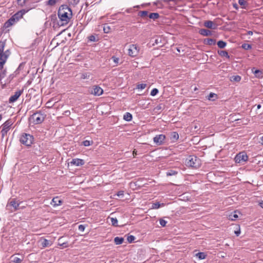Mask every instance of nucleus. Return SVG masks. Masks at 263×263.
Returning <instances> with one entry per match:
<instances>
[{"instance_id": "nucleus-36", "label": "nucleus", "mask_w": 263, "mask_h": 263, "mask_svg": "<svg viewBox=\"0 0 263 263\" xmlns=\"http://www.w3.org/2000/svg\"><path fill=\"white\" fill-rule=\"evenodd\" d=\"M217 45L220 48H224L227 45V43L223 41H219L217 42Z\"/></svg>"}, {"instance_id": "nucleus-15", "label": "nucleus", "mask_w": 263, "mask_h": 263, "mask_svg": "<svg viewBox=\"0 0 263 263\" xmlns=\"http://www.w3.org/2000/svg\"><path fill=\"white\" fill-rule=\"evenodd\" d=\"M58 245L62 247L63 248L68 246V241L65 240V237H61L58 239Z\"/></svg>"}, {"instance_id": "nucleus-39", "label": "nucleus", "mask_w": 263, "mask_h": 263, "mask_svg": "<svg viewBox=\"0 0 263 263\" xmlns=\"http://www.w3.org/2000/svg\"><path fill=\"white\" fill-rule=\"evenodd\" d=\"M178 172L174 170H169L166 172V176H171L177 175Z\"/></svg>"}, {"instance_id": "nucleus-3", "label": "nucleus", "mask_w": 263, "mask_h": 263, "mask_svg": "<svg viewBox=\"0 0 263 263\" xmlns=\"http://www.w3.org/2000/svg\"><path fill=\"white\" fill-rule=\"evenodd\" d=\"M201 164L200 159L195 156H190L186 160V165L189 167L197 168Z\"/></svg>"}, {"instance_id": "nucleus-17", "label": "nucleus", "mask_w": 263, "mask_h": 263, "mask_svg": "<svg viewBox=\"0 0 263 263\" xmlns=\"http://www.w3.org/2000/svg\"><path fill=\"white\" fill-rule=\"evenodd\" d=\"M17 22L16 21L12 16L8 20H7L4 24L5 28H8L13 25L15 23Z\"/></svg>"}, {"instance_id": "nucleus-21", "label": "nucleus", "mask_w": 263, "mask_h": 263, "mask_svg": "<svg viewBox=\"0 0 263 263\" xmlns=\"http://www.w3.org/2000/svg\"><path fill=\"white\" fill-rule=\"evenodd\" d=\"M62 203V201L61 200H60L59 197H54L51 202V204L55 207V206H57L58 205H59L61 204V203Z\"/></svg>"}, {"instance_id": "nucleus-43", "label": "nucleus", "mask_w": 263, "mask_h": 263, "mask_svg": "<svg viewBox=\"0 0 263 263\" xmlns=\"http://www.w3.org/2000/svg\"><path fill=\"white\" fill-rule=\"evenodd\" d=\"M135 239V237L133 235H129L127 236V240L128 242L132 243L133 242Z\"/></svg>"}, {"instance_id": "nucleus-7", "label": "nucleus", "mask_w": 263, "mask_h": 263, "mask_svg": "<svg viewBox=\"0 0 263 263\" xmlns=\"http://www.w3.org/2000/svg\"><path fill=\"white\" fill-rule=\"evenodd\" d=\"M12 125V121L10 120H8L2 125L1 133L2 134V138H4L7 134V133L10 129V127Z\"/></svg>"}, {"instance_id": "nucleus-31", "label": "nucleus", "mask_w": 263, "mask_h": 263, "mask_svg": "<svg viewBox=\"0 0 263 263\" xmlns=\"http://www.w3.org/2000/svg\"><path fill=\"white\" fill-rule=\"evenodd\" d=\"M132 118V115L129 112H126L123 116V119L127 121H131Z\"/></svg>"}, {"instance_id": "nucleus-26", "label": "nucleus", "mask_w": 263, "mask_h": 263, "mask_svg": "<svg viewBox=\"0 0 263 263\" xmlns=\"http://www.w3.org/2000/svg\"><path fill=\"white\" fill-rule=\"evenodd\" d=\"M206 98L209 100L214 101L217 99V95L215 93L211 92Z\"/></svg>"}, {"instance_id": "nucleus-22", "label": "nucleus", "mask_w": 263, "mask_h": 263, "mask_svg": "<svg viewBox=\"0 0 263 263\" xmlns=\"http://www.w3.org/2000/svg\"><path fill=\"white\" fill-rule=\"evenodd\" d=\"M199 33L201 35L204 36H210L212 35L211 31L208 30V29H200L199 31Z\"/></svg>"}, {"instance_id": "nucleus-28", "label": "nucleus", "mask_w": 263, "mask_h": 263, "mask_svg": "<svg viewBox=\"0 0 263 263\" xmlns=\"http://www.w3.org/2000/svg\"><path fill=\"white\" fill-rule=\"evenodd\" d=\"M124 238L123 237H116L114 239V242L116 245H121L123 242Z\"/></svg>"}, {"instance_id": "nucleus-10", "label": "nucleus", "mask_w": 263, "mask_h": 263, "mask_svg": "<svg viewBox=\"0 0 263 263\" xmlns=\"http://www.w3.org/2000/svg\"><path fill=\"white\" fill-rule=\"evenodd\" d=\"M166 136L163 134L157 135L154 138V142L157 145H161L164 143Z\"/></svg>"}, {"instance_id": "nucleus-4", "label": "nucleus", "mask_w": 263, "mask_h": 263, "mask_svg": "<svg viewBox=\"0 0 263 263\" xmlns=\"http://www.w3.org/2000/svg\"><path fill=\"white\" fill-rule=\"evenodd\" d=\"M33 140V137L32 135L26 133H23L21 135L20 138V142L27 147H29L32 145Z\"/></svg>"}, {"instance_id": "nucleus-64", "label": "nucleus", "mask_w": 263, "mask_h": 263, "mask_svg": "<svg viewBox=\"0 0 263 263\" xmlns=\"http://www.w3.org/2000/svg\"><path fill=\"white\" fill-rule=\"evenodd\" d=\"M2 115L1 114L0 115V121L2 120Z\"/></svg>"}, {"instance_id": "nucleus-23", "label": "nucleus", "mask_w": 263, "mask_h": 263, "mask_svg": "<svg viewBox=\"0 0 263 263\" xmlns=\"http://www.w3.org/2000/svg\"><path fill=\"white\" fill-rule=\"evenodd\" d=\"M179 138V135L176 132H172L170 134V139L172 142H175Z\"/></svg>"}, {"instance_id": "nucleus-38", "label": "nucleus", "mask_w": 263, "mask_h": 263, "mask_svg": "<svg viewBox=\"0 0 263 263\" xmlns=\"http://www.w3.org/2000/svg\"><path fill=\"white\" fill-rule=\"evenodd\" d=\"M206 44L209 45H214L216 44V40L213 39H208Z\"/></svg>"}, {"instance_id": "nucleus-61", "label": "nucleus", "mask_w": 263, "mask_h": 263, "mask_svg": "<svg viewBox=\"0 0 263 263\" xmlns=\"http://www.w3.org/2000/svg\"><path fill=\"white\" fill-rule=\"evenodd\" d=\"M175 0H164V2H168L170 1H174Z\"/></svg>"}, {"instance_id": "nucleus-34", "label": "nucleus", "mask_w": 263, "mask_h": 263, "mask_svg": "<svg viewBox=\"0 0 263 263\" xmlns=\"http://www.w3.org/2000/svg\"><path fill=\"white\" fill-rule=\"evenodd\" d=\"M7 74V71L6 69L2 70L0 73V81L1 83H3V80L6 77Z\"/></svg>"}, {"instance_id": "nucleus-41", "label": "nucleus", "mask_w": 263, "mask_h": 263, "mask_svg": "<svg viewBox=\"0 0 263 263\" xmlns=\"http://www.w3.org/2000/svg\"><path fill=\"white\" fill-rule=\"evenodd\" d=\"M148 14V11H140L138 13V15L141 17H145Z\"/></svg>"}, {"instance_id": "nucleus-40", "label": "nucleus", "mask_w": 263, "mask_h": 263, "mask_svg": "<svg viewBox=\"0 0 263 263\" xmlns=\"http://www.w3.org/2000/svg\"><path fill=\"white\" fill-rule=\"evenodd\" d=\"M58 1L59 0H48L47 2V5L52 6H54Z\"/></svg>"}, {"instance_id": "nucleus-6", "label": "nucleus", "mask_w": 263, "mask_h": 263, "mask_svg": "<svg viewBox=\"0 0 263 263\" xmlns=\"http://www.w3.org/2000/svg\"><path fill=\"white\" fill-rule=\"evenodd\" d=\"M248 157L245 152H242L237 154L235 157V161L237 163L244 164L247 161Z\"/></svg>"}, {"instance_id": "nucleus-5", "label": "nucleus", "mask_w": 263, "mask_h": 263, "mask_svg": "<svg viewBox=\"0 0 263 263\" xmlns=\"http://www.w3.org/2000/svg\"><path fill=\"white\" fill-rule=\"evenodd\" d=\"M45 117V115L41 112H36L31 116V120L34 124H38L41 123L44 120Z\"/></svg>"}, {"instance_id": "nucleus-53", "label": "nucleus", "mask_w": 263, "mask_h": 263, "mask_svg": "<svg viewBox=\"0 0 263 263\" xmlns=\"http://www.w3.org/2000/svg\"><path fill=\"white\" fill-rule=\"evenodd\" d=\"M84 229H85V226L82 225V224H81L79 226V230L80 231H84Z\"/></svg>"}, {"instance_id": "nucleus-37", "label": "nucleus", "mask_w": 263, "mask_h": 263, "mask_svg": "<svg viewBox=\"0 0 263 263\" xmlns=\"http://www.w3.org/2000/svg\"><path fill=\"white\" fill-rule=\"evenodd\" d=\"M112 226L118 227V220L116 218L109 217Z\"/></svg>"}, {"instance_id": "nucleus-60", "label": "nucleus", "mask_w": 263, "mask_h": 263, "mask_svg": "<svg viewBox=\"0 0 263 263\" xmlns=\"http://www.w3.org/2000/svg\"><path fill=\"white\" fill-rule=\"evenodd\" d=\"M17 2L18 5L21 6V3H22V0H17Z\"/></svg>"}, {"instance_id": "nucleus-12", "label": "nucleus", "mask_w": 263, "mask_h": 263, "mask_svg": "<svg viewBox=\"0 0 263 263\" xmlns=\"http://www.w3.org/2000/svg\"><path fill=\"white\" fill-rule=\"evenodd\" d=\"M24 90H20L18 91H17L15 92L14 95H12L9 98V103H12L15 102L18 98L20 97V96L22 94Z\"/></svg>"}, {"instance_id": "nucleus-24", "label": "nucleus", "mask_w": 263, "mask_h": 263, "mask_svg": "<svg viewBox=\"0 0 263 263\" xmlns=\"http://www.w3.org/2000/svg\"><path fill=\"white\" fill-rule=\"evenodd\" d=\"M252 71L254 73L256 77L258 78H262L263 77V73L261 70L255 69V68H253L252 69Z\"/></svg>"}, {"instance_id": "nucleus-50", "label": "nucleus", "mask_w": 263, "mask_h": 263, "mask_svg": "<svg viewBox=\"0 0 263 263\" xmlns=\"http://www.w3.org/2000/svg\"><path fill=\"white\" fill-rule=\"evenodd\" d=\"M81 78L83 79H88L89 78V74L88 73H82Z\"/></svg>"}, {"instance_id": "nucleus-18", "label": "nucleus", "mask_w": 263, "mask_h": 263, "mask_svg": "<svg viewBox=\"0 0 263 263\" xmlns=\"http://www.w3.org/2000/svg\"><path fill=\"white\" fill-rule=\"evenodd\" d=\"M18 75L17 71H14L13 73L9 75V76L4 81L5 84H9L11 82V81L14 78L16 77Z\"/></svg>"}, {"instance_id": "nucleus-33", "label": "nucleus", "mask_w": 263, "mask_h": 263, "mask_svg": "<svg viewBox=\"0 0 263 263\" xmlns=\"http://www.w3.org/2000/svg\"><path fill=\"white\" fill-rule=\"evenodd\" d=\"M230 80L232 82H238L241 80V77L239 76H233L231 77Z\"/></svg>"}, {"instance_id": "nucleus-35", "label": "nucleus", "mask_w": 263, "mask_h": 263, "mask_svg": "<svg viewBox=\"0 0 263 263\" xmlns=\"http://www.w3.org/2000/svg\"><path fill=\"white\" fill-rule=\"evenodd\" d=\"M196 256L199 259H203L205 258L206 255L204 252H199L196 254Z\"/></svg>"}, {"instance_id": "nucleus-55", "label": "nucleus", "mask_w": 263, "mask_h": 263, "mask_svg": "<svg viewBox=\"0 0 263 263\" xmlns=\"http://www.w3.org/2000/svg\"><path fill=\"white\" fill-rule=\"evenodd\" d=\"M123 191H119L117 194L118 196H123Z\"/></svg>"}, {"instance_id": "nucleus-52", "label": "nucleus", "mask_w": 263, "mask_h": 263, "mask_svg": "<svg viewBox=\"0 0 263 263\" xmlns=\"http://www.w3.org/2000/svg\"><path fill=\"white\" fill-rule=\"evenodd\" d=\"M146 86V85L145 84H138L137 86V88L141 89H144Z\"/></svg>"}, {"instance_id": "nucleus-20", "label": "nucleus", "mask_w": 263, "mask_h": 263, "mask_svg": "<svg viewBox=\"0 0 263 263\" xmlns=\"http://www.w3.org/2000/svg\"><path fill=\"white\" fill-rule=\"evenodd\" d=\"M10 259L11 263H22L23 261V258H18L14 255H12L10 257Z\"/></svg>"}, {"instance_id": "nucleus-25", "label": "nucleus", "mask_w": 263, "mask_h": 263, "mask_svg": "<svg viewBox=\"0 0 263 263\" xmlns=\"http://www.w3.org/2000/svg\"><path fill=\"white\" fill-rule=\"evenodd\" d=\"M238 216L237 214V212L235 211L234 212L231 213L229 215V219L232 221L235 220L237 218H238Z\"/></svg>"}, {"instance_id": "nucleus-46", "label": "nucleus", "mask_w": 263, "mask_h": 263, "mask_svg": "<svg viewBox=\"0 0 263 263\" xmlns=\"http://www.w3.org/2000/svg\"><path fill=\"white\" fill-rule=\"evenodd\" d=\"M159 92V90L157 88H153L151 92V95L152 96H156Z\"/></svg>"}, {"instance_id": "nucleus-14", "label": "nucleus", "mask_w": 263, "mask_h": 263, "mask_svg": "<svg viewBox=\"0 0 263 263\" xmlns=\"http://www.w3.org/2000/svg\"><path fill=\"white\" fill-rule=\"evenodd\" d=\"M204 26L209 29H216L217 28V25L211 21H206L204 22Z\"/></svg>"}, {"instance_id": "nucleus-30", "label": "nucleus", "mask_w": 263, "mask_h": 263, "mask_svg": "<svg viewBox=\"0 0 263 263\" xmlns=\"http://www.w3.org/2000/svg\"><path fill=\"white\" fill-rule=\"evenodd\" d=\"M218 54L221 57H226L227 59L230 58L228 52L225 50H220L218 51Z\"/></svg>"}, {"instance_id": "nucleus-58", "label": "nucleus", "mask_w": 263, "mask_h": 263, "mask_svg": "<svg viewBox=\"0 0 263 263\" xmlns=\"http://www.w3.org/2000/svg\"><path fill=\"white\" fill-rule=\"evenodd\" d=\"M259 206L263 209V201H261L259 203Z\"/></svg>"}, {"instance_id": "nucleus-57", "label": "nucleus", "mask_w": 263, "mask_h": 263, "mask_svg": "<svg viewBox=\"0 0 263 263\" xmlns=\"http://www.w3.org/2000/svg\"><path fill=\"white\" fill-rule=\"evenodd\" d=\"M26 1L27 0H23L22 1V3H21V6H22V7L24 6L26 4Z\"/></svg>"}, {"instance_id": "nucleus-1", "label": "nucleus", "mask_w": 263, "mask_h": 263, "mask_svg": "<svg viewBox=\"0 0 263 263\" xmlns=\"http://www.w3.org/2000/svg\"><path fill=\"white\" fill-rule=\"evenodd\" d=\"M58 15L60 21L62 22L61 25L67 24L72 17V10L67 5H62L58 10Z\"/></svg>"}, {"instance_id": "nucleus-11", "label": "nucleus", "mask_w": 263, "mask_h": 263, "mask_svg": "<svg viewBox=\"0 0 263 263\" xmlns=\"http://www.w3.org/2000/svg\"><path fill=\"white\" fill-rule=\"evenodd\" d=\"M30 9H23L15 13L12 16L17 22L22 18L24 14L27 13Z\"/></svg>"}, {"instance_id": "nucleus-2", "label": "nucleus", "mask_w": 263, "mask_h": 263, "mask_svg": "<svg viewBox=\"0 0 263 263\" xmlns=\"http://www.w3.org/2000/svg\"><path fill=\"white\" fill-rule=\"evenodd\" d=\"M6 45V40L0 41V69H3V66L7 59L10 54V51L9 49L4 51V47Z\"/></svg>"}, {"instance_id": "nucleus-19", "label": "nucleus", "mask_w": 263, "mask_h": 263, "mask_svg": "<svg viewBox=\"0 0 263 263\" xmlns=\"http://www.w3.org/2000/svg\"><path fill=\"white\" fill-rule=\"evenodd\" d=\"M41 245L42 248H46L49 247L52 245V243L48 240L43 238L40 240Z\"/></svg>"}, {"instance_id": "nucleus-56", "label": "nucleus", "mask_w": 263, "mask_h": 263, "mask_svg": "<svg viewBox=\"0 0 263 263\" xmlns=\"http://www.w3.org/2000/svg\"><path fill=\"white\" fill-rule=\"evenodd\" d=\"M233 7H234L235 9H237V10L238 9V6L237 4H236V3L233 4Z\"/></svg>"}, {"instance_id": "nucleus-32", "label": "nucleus", "mask_w": 263, "mask_h": 263, "mask_svg": "<svg viewBox=\"0 0 263 263\" xmlns=\"http://www.w3.org/2000/svg\"><path fill=\"white\" fill-rule=\"evenodd\" d=\"M159 16H160V15L158 13H154V12L151 13L148 15V17L149 18L153 19L154 20L158 18L159 17Z\"/></svg>"}, {"instance_id": "nucleus-59", "label": "nucleus", "mask_w": 263, "mask_h": 263, "mask_svg": "<svg viewBox=\"0 0 263 263\" xmlns=\"http://www.w3.org/2000/svg\"><path fill=\"white\" fill-rule=\"evenodd\" d=\"M247 34L252 35L253 34V31H248L247 32Z\"/></svg>"}, {"instance_id": "nucleus-13", "label": "nucleus", "mask_w": 263, "mask_h": 263, "mask_svg": "<svg viewBox=\"0 0 263 263\" xmlns=\"http://www.w3.org/2000/svg\"><path fill=\"white\" fill-rule=\"evenodd\" d=\"M103 92V90L102 88L98 86H94L93 90L91 91V93L95 96H99L101 95Z\"/></svg>"}, {"instance_id": "nucleus-47", "label": "nucleus", "mask_w": 263, "mask_h": 263, "mask_svg": "<svg viewBox=\"0 0 263 263\" xmlns=\"http://www.w3.org/2000/svg\"><path fill=\"white\" fill-rule=\"evenodd\" d=\"M159 223H160V224L162 227H164L166 226V224L167 223V221H165L164 219L161 218L159 220Z\"/></svg>"}, {"instance_id": "nucleus-51", "label": "nucleus", "mask_w": 263, "mask_h": 263, "mask_svg": "<svg viewBox=\"0 0 263 263\" xmlns=\"http://www.w3.org/2000/svg\"><path fill=\"white\" fill-rule=\"evenodd\" d=\"M91 143H92L91 142ZM91 144V142L89 140H85L83 142V145L85 146H89Z\"/></svg>"}, {"instance_id": "nucleus-9", "label": "nucleus", "mask_w": 263, "mask_h": 263, "mask_svg": "<svg viewBox=\"0 0 263 263\" xmlns=\"http://www.w3.org/2000/svg\"><path fill=\"white\" fill-rule=\"evenodd\" d=\"M139 52V47L135 44H132L128 49V54L132 57H136Z\"/></svg>"}, {"instance_id": "nucleus-8", "label": "nucleus", "mask_w": 263, "mask_h": 263, "mask_svg": "<svg viewBox=\"0 0 263 263\" xmlns=\"http://www.w3.org/2000/svg\"><path fill=\"white\" fill-rule=\"evenodd\" d=\"M20 202H18L15 198L10 199L7 204V208L12 206L13 209L10 210L11 212H15L18 210Z\"/></svg>"}, {"instance_id": "nucleus-42", "label": "nucleus", "mask_w": 263, "mask_h": 263, "mask_svg": "<svg viewBox=\"0 0 263 263\" xmlns=\"http://www.w3.org/2000/svg\"><path fill=\"white\" fill-rule=\"evenodd\" d=\"M241 47L245 50H249L251 49L252 46L249 44H243L242 45Z\"/></svg>"}, {"instance_id": "nucleus-54", "label": "nucleus", "mask_w": 263, "mask_h": 263, "mask_svg": "<svg viewBox=\"0 0 263 263\" xmlns=\"http://www.w3.org/2000/svg\"><path fill=\"white\" fill-rule=\"evenodd\" d=\"M235 234L236 235V236H239V234H240V228H239V229L237 231H235L234 232Z\"/></svg>"}, {"instance_id": "nucleus-48", "label": "nucleus", "mask_w": 263, "mask_h": 263, "mask_svg": "<svg viewBox=\"0 0 263 263\" xmlns=\"http://www.w3.org/2000/svg\"><path fill=\"white\" fill-rule=\"evenodd\" d=\"M160 43H161V39L160 37H157L155 40L154 43L153 44V45H158Z\"/></svg>"}, {"instance_id": "nucleus-29", "label": "nucleus", "mask_w": 263, "mask_h": 263, "mask_svg": "<svg viewBox=\"0 0 263 263\" xmlns=\"http://www.w3.org/2000/svg\"><path fill=\"white\" fill-rule=\"evenodd\" d=\"M238 4L241 6L242 9H247L248 3L245 0H238Z\"/></svg>"}, {"instance_id": "nucleus-62", "label": "nucleus", "mask_w": 263, "mask_h": 263, "mask_svg": "<svg viewBox=\"0 0 263 263\" xmlns=\"http://www.w3.org/2000/svg\"><path fill=\"white\" fill-rule=\"evenodd\" d=\"M260 107H261V105H260V104L257 105V108L258 109H259Z\"/></svg>"}, {"instance_id": "nucleus-16", "label": "nucleus", "mask_w": 263, "mask_h": 263, "mask_svg": "<svg viewBox=\"0 0 263 263\" xmlns=\"http://www.w3.org/2000/svg\"><path fill=\"white\" fill-rule=\"evenodd\" d=\"M84 163L85 162L84 160L79 158L73 159L72 161L70 162V163L71 164H73L76 166L83 165L84 164Z\"/></svg>"}, {"instance_id": "nucleus-27", "label": "nucleus", "mask_w": 263, "mask_h": 263, "mask_svg": "<svg viewBox=\"0 0 263 263\" xmlns=\"http://www.w3.org/2000/svg\"><path fill=\"white\" fill-rule=\"evenodd\" d=\"M164 205H165V204L163 203H160L159 202H156L153 203L152 204V209H158L161 206H164Z\"/></svg>"}, {"instance_id": "nucleus-45", "label": "nucleus", "mask_w": 263, "mask_h": 263, "mask_svg": "<svg viewBox=\"0 0 263 263\" xmlns=\"http://www.w3.org/2000/svg\"><path fill=\"white\" fill-rule=\"evenodd\" d=\"M68 3L70 5L74 6L77 5L80 1V0H68Z\"/></svg>"}, {"instance_id": "nucleus-63", "label": "nucleus", "mask_w": 263, "mask_h": 263, "mask_svg": "<svg viewBox=\"0 0 263 263\" xmlns=\"http://www.w3.org/2000/svg\"><path fill=\"white\" fill-rule=\"evenodd\" d=\"M261 142H262V144H263V136L261 138Z\"/></svg>"}, {"instance_id": "nucleus-49", "label": "nucleus", "mask_w": 263, "mask_h": 263, "mask_svg": "<svg viewBox=\"0 0 263 263\" xmlns=\"http://www.w3.org/2000/svg\"><path fill=\"white\" fill-rule=\"evenodd\" d=\"M24 64L23 63H21L17 68L16 69L15 71H17V74H19L20 71L23 68Z\"/></svg>"}, {"instance_id": "nucleus-44", "label": "nucleus", "mask_w": 263, "mask_h": 263, "mask_svg": "<svg viewBox=\"0 0 263 263\" xmlns=\"http://www.w3.org/2000/svg\"><path fill=\"white\" fill-rule=\"evenodd\" d=\"M88 39L89 41L90 42H96L98 41V40L96 39V37L93 35H91L88 36Z\"/></svg>"}]
</instances>
